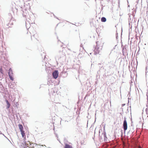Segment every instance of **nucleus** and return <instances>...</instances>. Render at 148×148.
<instances>
[{"mask_svg":"<svg viewBox=\"0 0 148 148\" xmlns=\"http://www.w3.org/2000/svg\"><path fill=\"white\" fill-rule=\"evenodd\" d=\"M8 74L10 79L13 81V78L12 77L13 73L11 68H10L9 70Z\"/></svg>","mask_w":148,"mask_h":148,"instance_id":"nucleus-1","label":"nucleus"},{"mask_svg":"<svg viewBox=\"0 0 148 148\" xmlns=\"http://www.w3.org/2000/svg\"><path fill=\"white\" fill-rule=\"evenodd\" d=\"M123 127L124 131L125 132L127 129V123L126 119H124L123 121Z\"/></svg>","mask_w":148,"mask_h":148,"instance_id":"nucleus-2","label":"nucleus"},{"mask_svg":"<svg viewBox=\"0 0 148 148\" xmlns=\"http://www.w3.org/2000/svg\"><path fill=\"white\" fill-rule=\"evenodd\" d=\"M52 75L53 77L56 79L57 78L58 75V71H55L53 73Z\"/></svg>","mask_w":148,"mask_h":148,"instance_id":"nucleus-3","label":"nucleus"},{"mask_svg":"<svg viewBox=\"0 0 148 148\" xmlns=\"http://www.w3.org/2000/svg\"><path fill=\"white\" fill-rule=\"evenodd\" d=\"M21 134L22 136V137L24 138V140L26 139V135L25 132V131L23 130L21 131Z\"/></svg>","mask_w":148,"mask_h":148,"instance_id":"nucleus-4","label":"nucleus"},{"mask_svg":"<svg viewBox=\"0 0 148 148\" xmlns=\"http://www.w3.org/2000/svg\"><path fill=\"white\" fill-rule=\"evenodd\" d=\"M22 145L25 148H26L27 147H28L29 146L28 144L27 143L25 142L22 143Z\"/></svg>","mask_w":148,"mask_h":148,"instance_id":"nucleus-5","label":"nucleus"},{"mask_svg":"<svg viewBox=\"0 0 148 148\" xmlns=\"http://www.w3.org/2000/svg\"><path fill=\"white\" fill-rule=\"evenodd\" d=\"M18 126L20 132L23 130V127L22 125L19 124L18 125Z\"/></svg>","mask_w":148,"mask_h":148,"instance_id":"nucleus-6","label":"nucleus"},{"mask_svg":"<svg viewBox=\"0 0 148 148\" xmlns=\"http://www.w3.org/2000/svg\"><path fill=\"white\" fill-rule=\"evenodd\" d=\"M98 48L96 47L94 50V51L96 53L95 54L99 53V51L98 50Z\"/></svg>","mask_w":148,"mask_h":148,"instance_id":"nucleus-7","label":"nucleus"},{"mask_svg":"<svg viewBox=\"0 0 148 148\" xmlns=\"http://www.w3.org/2000/svg\"><path fill=\"white\" fill-rule=\"evenodd\" d=\"M106 21V19L105 17H103L101 18V21L102 22H105Z\"/></svg>","mask_w":148,"mask_h":148,"instance_id":"nucleus-8","label":"nucleus"},{"mask_svg":"<svg viewBox=\"0 0 148 148\" xmlns=\"http://www.w3.org/2000/svg\"><path fill=\"white\" fill-rule=\"evenodd\" d=\"M6 102L7 105V108H9L10 107V104L7 100L6 101Z\"/></svg>","mask_w":148,"mask_h":148,"instance_id":"nucleus-9","label":"nucleus"},{"mask_svg":"<svg viewBox=\"0 0 148 148\" xmlns=\"http://www.w3.org/2000/svg\"><path fill=\"white\" fill-rule=\"evenodd\" d=\"M65 148H73L71 146L68 145H65Z\"/></svg>","mask_w":148,"mask_h":148,"instance_id":"nucleus-10","label":"nucleus"},{"mask_svg":"<svg viewBox=\"0 0 148 148\" xmlns=\"http://www.w3.org/2000/svg\"><path fill=\"white\" fill-rule=\"evenodd\" d=\"M1 72L2 73H3L2 71V69H0Z\"/></svg>","mask_w":148,"mask_h":148,"instance_id":"nucleus-11","label":"nucleus"},{"mask_svg":"<svg viewBox=\"0 0 148 148\" xmlns=\"http://www.w3.org/2000/svg\"><path fill=\"white\" fill-rule=\"evenodd\" d=\"M139 148H141V147H139Z\"/></svg>","mask_w":148,"mask_h":148,"instance_id":"nucleus-12","label":"nucleus"},{"mask_svg":"<svg viewBox=\"0 0 148 148\" xmlns=\"http://www.w3.org/2000/svg\"><path fill=\"white\" fill-rule=\"evenodd\" d=\"M106 106V104H104V106Z\"/></svg>","mask_w":148,"mask_h":148,"instance_id":"nucleus-13","label":"nucleus"},{"mask_svg":"<svg viewBox=\"0 0 148 148\" xmlns=\"http://www.w3.org/2000/svg\"><path fill=\"white\" fill-rule=\"evenodd\" d=\"M29 143L30 144V142H29Z\"/></svg>","mask_w":148,"mask_h":148,"instance_id":"nucleus-14","label":"nucleus"}]
</instances>
